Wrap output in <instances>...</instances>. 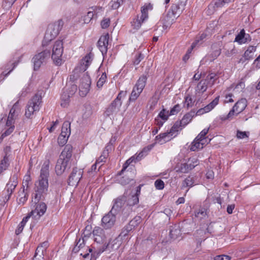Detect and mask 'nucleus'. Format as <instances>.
Instances as JSON below:
<instances>
[{"label":"nucleus","instance_id":"obj_1","mask_svg":"<svg viewBox=\"0 0 260 260\" xmlns=\"http://www.w3.org/2000/svg\"><path fill=\"white\" fill-rule=\"evenodd\" d=\"M49 165L50 161L49 159L46 160L43 163L40 171V176L35 184V193L32 198V202L36 203V202L39 201L44 198L45 196L47 194L48 189Z\"/></svg>","mask_w":260,"mask_h":260},{"label":"nucleus","instance_id":"obj_2","mask_svg":"<svg viewBox=\"0 0 260 260\" xmlns=\"http://www.w3.org/2000/svg\"><path fill=\"white\" fill-rule=\"evenodd\" d=\"M219 99V96H217L208 105H206L204 108H201L199 109L196 112V114L194 111H191L190 112L186 114L180 121L182 126H185L189 123L195 115H201L211 111L218 104Z\"/></svg>","mask_w":260,"mask_h":260},{"label":"nucleus","instance_id":"obj_3","mask_svg":"<svg viewBox=\"0 0 260 260\" xmlns=\"http://www.w3.org/2000/svg\"><path fill=\"white\" fill-rule=\"evenodd\" d=\"M185 4L184 2L179 1L172 4L165 18V23L166 26L173 24L175 20L179 16L184 9Z\"/></svg>","mask_w":260,"mask_h":260},{"label":"nucleus","instance_id":"obj_4","mask_svg":"<svg viewBox=\"0 0 260 260\" xmlns=\"http://www.w3.org/2000/svg\"><path fill=\"white\" fill-rule=\"evenodd\" d=\"M41 103L42 96L38 94L34 95L26 106L25 113L26 117L31 118L36 112L39 111Z\"/></svg>","mask_w":260,"mask_h":260},{"label":"nucleus","instance_id":"obj_5","mask_svg":"<svg viewBox=\"0 0 260 260\" xmlns=\"http://www.w3.org/2000/svg\"><path fill=\"white\" fill-rule=\"evenodd\" d=\"M126 94V92L124 91H121L118 93L116 98L106 109L105 112L106 116H110V115H115L119 112L122 103L121 99L122 98L125 97Z\"/></svg>","mask_w":260,"mask_h":260},{"label":"nucleus","instance_id":"obj_6","mask_svg":"<svg viewBox=\"0 0 260 260\" xmlns=\"http://www.w3.org/2000/svg\"><path fill=\"white\" fill-rule=\"evenodd\" d=\"M153 6L150 3L146 4L141 8V15L139 18L138 17L136 20H134L132 22V26L135 29H138L141 26L142 23L144 22L148 17V11L152 10Z\"/></svg>","mask_w":260,"mask_h":260},{"label":"nucleus","instance_id":"obj_7","mask_svg":"<svg viewBox=\"0 0 260 260\" xmlns=\"http://www.w3.org/2000/svg\"><path fill=\"white\" fill-rule=\"evenodd\" d=\"M63 43L62 41H56L52 48V58L56 65L62 63L61 57L63 53Z\"/></svg>","mask_w":260,"mask_h":260},{"label":"nucleus","instance_id":"obj_8","mask_svg":"<svg viewBox=\"0 0 260 260\" xmlns=\"http://www.w3.org/2000/svg\"><path fill=\"white\" fill-rule=\"evenodd\" d=\"M117 214V213L114 212V209H111L102 218V226L105 229H110L113 227L116 221Z\"/></svg>","mask_w":260,"mask_h":260},{"label":"nucleus","instance_id":"obj_9","mask_svg":"<svg viewBox=\"0 0 260 260\" xmlns=\"http://www.w3.org/2000/svg\"><path fill=\"white\" fill-rule=\"evenodd\" d=\"M90 83V77L86 74H83L80 79V83L79 86L80 93L82 96H85L88 92Z\"/></svg>","mask_w":260,"mask_h":260},{"label":"nucleus","instance_id":"obj_10","mask_svg":"<svg viewBox=\"0 0 260 260\" xmlns=\"http://www.w3.org/2000/svg\"><path fill=\"white\" fill-rule=\"evenodd\" d=\"M34 203L36 204L35 208L30 212L28 214L30 216H32L35 219H38L44 214L47 209V206L44 203H39L36 202Z\"/></svg>","mask_w":260,"mask_h":260},{"label":"nucleus","instance_id":"obj_11","mask_svg":"<svg viewBox=\"0 0 260 260\" xmlns=\"http://www.w3.org/2000/svg\"><path fill=\"white\" fill-rule=\"evenodd\" d=\"M50 52L48 50H45L36 55L32 58L34 69L38 70L46 59L50 56Z\"/></svg>","mask_w":260,"mask_h":260},{"label":"nucleus","instance_id":"obj_12","mask_svg":"<svg viewBox=\"0 0 260 260\" xmlns=\"http://www.w3.org/2000/svg\"><path fill=\"white\" fill-rule=\"evenodd\" d=\"M71 91H69L68 89H65L61 96V103L60 105L62 107H67L70 102V98L71 96L73 95L77 90V86L76 85H72L71 86Z\"/></svg>","mask_w":260,"mask_h":260},{"label":"nucleus","instance_id":"obj_13","mask_svg":"<svg viewBox=\"0 0 260 260\" xmlns=\"http://www.w3.org/2000/svg\"><path fill=\"white\" fill-rule=\"evenodd\" d=\"M83 171L82 169L75 168L69 178V183L70 185L77 184L82 177Z\"/></svg>","mask_w":260,"mask_h":260},{"label":"nucleus","instance_id":"obj_14","mask_svg":"<svg viewBox=\"0 0 260 260\" xmlns=\"http://www.w3.org/2000/svg\"><path fill=\"white\" fill-rule=\"evenodd\" d=\"M92 234L94 237V241L98 243H103L106 240L107 236L103 229L99 226H95Z\"/></svg>","mask_w":260,"mask_h":260},{"label":"nucleus","instance_id":"obj_15","mask_svg":"<svg viewBox=\"0 0 260 260\" xmlns=\"http://www.w3.org/2000/svg\"><path fill=\"white\" fill-rule=\"evenodd\" d=\"M17 177L16 175H13L10 178V181L7 184L5 188L7 193V197H6L7 201H8L10 199L12 193L17 185Z\"/></svg>","mask_w":260,"mask_h":260},{"label":"nucleus","instance_id":"obj_16","mask_svg":"<svg viewBox=\"0 0 260 260\" xmlns=\"http://www.w3.org/2000/svg\"><path fill=\"white\" fill-rule=\"evenodd\" d=\"M109 39V35L106 34L102 36L98 41V46L103 55L106 54L107 52Z\"/></svg>","mask_w":260,"mask_h":260},{"label":"nucleus","instance_id":"obj_17","mask_svg":"<svg viewBox=\"0 0 260 260\" xmlns=\"http://www.w3.org/2000/svg\"><path fill=\"white\" fill-rule=\"evenodd\" d=\"M256 50V46H249L245 50L243 57L240 59L239 62L244 63L246 60L253 59Z\"/></svg>","mask_w":260,"mask_h":260},{"label":"nucleus","instance_id":"obj_18","mask_svg":"<svg viewBox=\"0 0 260 260\" xmlns=\"http://www.w3.org/2000/svg\"><path fill=\"white\" fill-rule=\"evenodd\" d=\"M176 135L173 133H171V131L164 133L160 134L156 137V140L157 143L162 144L167 142L170 141L173 138L175 137Z\"/></svg>","mask_w":260,"mask_h":260},{"label":"nucleus","instance_id":"obj_19","mask_svg":"<svg viewBox=\"0 0 260 260\" xmlns=\"http://www.w3.org/2000/svg\"><path fill=\"white\" fill-rule=\"evenodd\" d=\"M57 34V31L54 30V26L53 25H50L44 36V39L43 42V45H45V43H47L55 38Z\"/></svg>","mask_w":260,"mask_h":260},{"label":"nucleus","instance_id":"obj_20","mask_svg":"<svg viewBox=\"0 0 260 260\" xmlns=\"http://www.w3.org/2000/svg\"><path fill=\"white\" fill-rule=\"evenodd\" d=\"M69 161L59 157L55 166V172L57 175H60L64 172Z\"/></svg>","mask_w":260,"mask_h":260},{"label":"nucleus","instance_id":"obj_21","mask_svg":"<svg viewBox=\"0 0 260 260\" xmlns=\"http://www.w3.org/2000/svg\"><path fill=\"white\" fill-rule=\"evenodd\" d=\"M94 55L92 53L87 54L81 61L80 66L78 67L80 68L83 72L86 70L88 66L91 63Z\"/></svg>","mask_w":260,"mask_h":260},{"label":"nucleus","instance_id":"obj_22","mask_svg":"<svg viewBox=\"0 0 260 260\" xmlns=\"http://www.w3.org/2000/svg\"><path fill=\"white\" fill-rule=\"evenodd\" d=\"M122 243L124 242L118 236L113 239H111L107 244L106 248L112 250H117Z\"/></svg>","mask_w":260,"mask_h":260},{"label":"nucleus","instance_id":"obj_23","mask_svg":"<svg viewBox=\"0 0 260 260\" xmlns=\"http://www.w3.org/2000/svg\"><path fill=\"white\" fill-rule=\"evenodd\" d=\"M126 200V198L125 196H120L115 199L113 201L114 204L111 209H114V212L117 213V211L123 206Z\"/></svg>","mask_w":260,"mask_h":260},{"label":"nucleus","instance_id":"obj_24","mask_svg":"<svg viewBox=\"0 0 260 260\" xmlns=\"http://www.w3.org/2000/svg\"><path fill=\"white\" fill-rule=\"evenodd\" d=\"M73 147L71 145H66L61 152L59 157L62 158H64L65 160L69 161L72 153Z\"/></svg>","mask_w":260,"mask_h":260},{"label":"nucleus","instance_id":"obj_25","mask_svg":"<svg viewBox=\"0 0 260 260\" xmlns=\"http://www.w3.org/2000/svg\"><path fill=\"white\" fill-rule=\"evenodd\" d=\"M141 188V185L138 186L137 188L136 193L132 196V197L128 199L127 200V204L130 206H134L136 204H137L139 203V196L140 194Z\"/></svg>","mask_w":260,"mask_h":260},{"label":"nucleus","instance_id":"obj_26","mask_svg":"<svg viewBox=\"0 0 260 260\" xmlns=\"http://www.w3.org/2000/svg\"><path fill=\"white\" fill-rule=\"evenodd\" d=\"M247 106V101L245 99L239 100L234 106L233 108L236 111V115L242 112Z\"/></svg>","mask_w":260,"mask_h":260},{"label":"nucleus","instance_id":"obj_27","mask_svg":"<svg viewBox=\"0 0 260 260\" xmlns=\"http://www.w3.org/2000/svg\"><path fill=\"white\" fill-rule=\"evenodd\" d=\"M196 185V178L192 175L188 176L182 182L181 188L192 187Z\"/></svg>","mask_w":260,"mask_h":260},{"label":"nucleus","instance_id":"obj_28","mask_svg":"<svg viewBox=\"0 0 260 260\" xmlns=\"http://www.w3.org/2000/svg\"><path fill=\"white\" fill-rule=\"evenodd\" d=\"M133 229L128 225L125 226L122 230L121 233L118 236L120 239L125 243L128 241L129 239L128 234Z\"/></svg>","mask_w":260,"mask_h":260},{"label":"nucleus","instance_id":"obj_29","mask_svg":"<svg viewBox=\"0 0 260 260\" xmlns=\"http://www.w3.org/2000/svg\"><path fill=\"white\" fill-rule=\"evenodd\" d=\"M192 169H193V166L189 167L187 162L178 165L175 168L177 172L181 173H186Z\"/></svg>","mask_w":260,"mask_h":260},{"label":"nucleus","instance_id":"obj_30","mask_svg":"<svg viewBox=\"0 0 260 260\" xmlns=\"http://www.w3.org/2000/svg\"><path fill=\"white\" fill-rule=\"evenodd\" d=\"M202 141V140H197V139L195 138L191 143L190 148V150L193 151H196L202 149L206 143Z\"/></svg>","mask_w":260,"mask_h":260},{"label":"nucleus","instance_id":"obj_31","mask_svg":"<svg viewBox=\"0 0 260 260\" xmlns=\"http://www.w3.org/2000/svg\"><path fill=\"white\" fill-rule=\"evenodd\" d=\"M223 53L227 57H231L236 53V49L233 44L226 46L223 48Z\"/></svg>","mask_w":260,"mask_h":260},{"label":"nucleus","instance_id":"obj_32","mask_svg":"<svg viewBox=\"0 0 260 260\" xmlns=\"http://www.w3.org/2000/svg\"><path fill=\"white\" fill-rule=\"evenodd\" d=\"M217 79L218 77L217 75L214 73H212L206 76L204 81L207 83L208 86H212L214 84Z\"/></svg>","mask_w":260,"mask_h":260},{"label":"nucleus","instance_id":"obj_33","mask_svg":"<svg viewBox=\"0 0 260 260\" xmlns=\"http://www.w3.org/2000/svg\"><path fill=\"white\" fill-rule=\"evenodd\" d=\"M48 246V242L47 241L44 242L40 245L38 246L36 250V253L37 254H40L44 255L46 252V249Z\"/></svg>","mask_w":260,"mask_h":260},{"label":"nucleus","instance_id":"obj_34","mask_svg":"<svg viewBox=\"0 0 260 260\" xmlns=\"http://www.w3.org/2000/svg\"><path fill=\"white\" fill-rule=\"evenodd\" d=\"M147 79V77L146 75H142L139 78L135 86L143 90L146 85Z\"/></svg>","mask_w":260,"mask_h":260},{"label":"nucleus","instance_id":"obj_35","mask_svg":"<svg viewBox=\"0 0 260 260\" xmlns=\"http://www.w3.org/2000/svg\"><path fill=\"white\" fill-rule=\"evenodd\" d=\"M30 217V215H28L26 217H24L22 220V221L18 225V227L15 231V233L16 235H19L20 234L23 230V228L28 221V219Z\"/></svg>","mask_w":260,"mask_h":260},{"label":"nucleus","instance_id":"obj_36","mask_svg":"<svg viewBox=\"0 0 260 260\" xmlns=\"http://www.w3.org/2000/svg\"><path fill=\"white\" fill-rule=\"evenodd\" d=\"M83 73L81 69L78 67H76L73 71L72 74L70 76V80L74 82L80 76V73Z\"/></svg>","mask_w":260,"mask_h":260},{"label":"nucleus","instance_id":"obj_37","mask_svg":"<svg viewBox=\"0 0 260 260\" xmlns=\"http://www.w3.org/2000/svg\"><path fill=\"white\" fill-rule=\"evenodd\" d=\"M142 91V90H141L136 86H134L131 93V95L129 97V100L135 101L139 97Z\"/></svg>","mask_w":260,"mask_h":260},{"label":"nucleus","instance_id":"obj_38","mask_svg":"<svg viewBox=\"0 0 260 260\" xmlns=\"http://www.w3.org/2000/svg\"><path fill=\"white\" fill-rule=\"evenodd\" d=\"M180 235L181 232L178 226H175L170 230V235L171 238L177 239Z\"/></svg>","mask_w":260,"mask_h":260},{"label":"nucleus","instance_id":"obj_39","mask_svg":"<svg viewBox=\"0 0 260 260\" xmlns=\"http://www.w3.org/2000/svg\"><path fill=\"white\" fill-rule=\"evenodd\" d=\"M183 127L181 122L180 121H177L171 128V133H173L177 136L178 132L181 130Z\"/></svg>","mask_w":260,"mask_h":260},{"label":"nucleus","instance_id":"obj_40","mask_svg":"<svg viewBox=\"0 0 260 260\" xmlns=\"http://www.w3.org/2000/svg\"><path fill=\"white\" fill-rule=\"evenodd\" d=\"M219 43L215 44L212 46V48L213 50L211 53V56L213 58H217L221 53V49L218 47Z\"/></svg>","mask_w":260,"mask_h":260},{"label":"nucleus","instance_id":"obj_41","mask_svg":"<svg viewBox=\"0 0 260 260\" xmlns=\"http://www.w3.org/2000/svg\"><path fill=\"white\" fill-rule=\"evenodd\" d=\"M208 85L204 80L201 81L198 84L196 90L199 92L203 93L207 89Z\"/></svg>","mask_w":260,"mask_h":260},{"label":"nucleus","instance_id":"obj_42","mask_svg":"<svg viewBox=\"0 0 260 260\" xmlns=\"http://www.w3.org/2000/svg\"><path fill=\"white\" fill-rule=\"evenodd\" d=\"M194 215L196 217L198 218L199 219L204 218L207 215L206 209L203 208H200L195 212Z\"/></svg>","mask_w":260,"mask_h":260},{"label":"nucleus","instance_id":"obj_43","mask_svg":"<svg viewBox=\"0 0 260 260\" xmlns=\"http://www.w3.org/2000/svg\"><path fill=\"white\" fill-rule=\"evenodd\" d=\"M141 222V217L140 216H137L135 217L132 220H131L128 224L133 230L137 226L140 222Z\"/></svg>","mask_w":260,"mask_h":260},{"label":"nucleus","instance_id":"obj_44","mask_svg":"<svg viewBox=\"0 0 260 260\" xmlns=\"http://www.w3.org/2000/svg\"><path fill=\"white\" fill-rule=\"evenodd\" d=\"M245 36V30L244 29L241 30L240 32L236 36L235 42H238L240 44H244L243 41Z\"/></svg>","mask_w":260,"mask_h":260},{"label":"nucleus","instance_id":"obj_45","mask_svg":"<svg viewBox=\"0 0 260 260\" xmlns=\"http://www.w3.org/2000/svg\"><path fill=\"white\" fill-rule=\"evenodd\" d=\"M95 9L93 11H89L87 14L83 17V21L85 23H88L90 22L95 14Z\"/></svg>","mask_w":260,"mask_h":260},{"label":"nucleus","instance_id":"obj_46","mask_svg":"<svg viewBox=\"0 0 260 260\" xmlns=\"http://www.w3.org/2000/svg\"><path fill=\"white\" fill-rule=\"evenodd\" d=\"M209 128L204 129L196 138L197 140H202V142H206L205 136L207 134Z\"/></svg>","mask_w":260,"mask_h":260},{"label":"nucleus","instance_id":"obj_47","mask_svg":"<svg viewBox=\"0 0 260 260\" xmlns=\"http://www.w3.org/2000/svg\"><path fill=\"white\" fill-rule=\"evenodd\" d=\"M107 79V75L105 73H103L101 77L99 78L97 82V87L99 88H101L104 84L105 83Z\"/></svg>","mask_w":260,"mask_h":260},{"label":"nucleus","instance_id":"obj_48","mask_svg":"<svg viewBox=\"0 0 260 260\" xmlns=\"http://www.w3.org/2000/svg\"><path fill=\"white\" fill-rule=\"evenodd\" d=\"M234 0H215L214 5L216 7H221L225 4L233 2Z\"/></svg>","mask_w":260,"mask_h":260},{"label":"nucleus","instance_id":"obj_49","mask_svg":"<svg viewBox=\"0 0 260 260\" xmlns=\"http://www.w3.org/2000/svg\"><path fill=\"white\" fill-rule=\"evenodd\" d=\"M169 115V111L164 109L159 112L158 117L164 120H167Z\"/></svg>","mask_w":260,"mask_h":260},{"label":"nucleus","instance_id":"obj_50","mask_svg":"<svg viewBox=\"0 0 260 260\" xmlns=\"http://www.w3.org/2000/svg\"><path fill=\"white\" fill-rule=\"evenodd\" d=\"M122 3L123 0H112L110 3V5L112 9H116L119 8Z\"/></svg>","mask_w":260,"mask_h":260},{"label":"nucleus","instance_id":"obj_51","mask_svg":"<svg viewBox=\"0 0 260 260\" xmlns=\"http://www.w3.org/2000/svg\"><path fill=\"white\" fill-rule=\"evenodd\" d=\"M193 105L192 99L190 95H187L185 98L184 106L186 107L187 109L191 107Z\"/></svg>","mask_w":260,"mask_h":260},{"label":"nucleus","instance_id":"obj_52","mask_svg":"<svg viewBox=\"0 0 260 260\" xmlns=\"http://www.w3.org/2000/svg\"><path fill=\"white\" fill-rule=\"evenodd\" d=\"M8 166V159L6 156H5L0 164V171L2 172L3 170H6Z\"/></svg>","mask_w":260,"mask_h":260},{"label":"nucleus","instance_id":"obj_53","mask_svg":"<svg viewBox=\"0 0 260 260\" xmlns=\"http://www.w3.org/2000/svg\"><path fill=\"white\" fill-rule=\"evenodd\" d=\"M180 106L179 104L176 105L171 109L169 112L170 115L177 114L180 111Z\"/></svg>","mask_w":260,"mask_h":260},{"label":"nucleus","instance_id":"obj_54","mask_svg":"<svg viewBox=\"0 0 260 260\" xmlns=\"http://www.w3.org/2000/svg\"><path fill=\"white\" fill-rule=\"evenodd\" d=\"M155 186L157 189H162L164 188V182L160 179L156 180L154 183Z\"/></svg>","mask_w":260,"mask_h":260},{"label":"nucleus","instance_id":"obj_55","mask_svg":"<svg viewBox=\"0 0 260 260\" xmlns=\"http://www.w3.org/2000/svg\"><path fill=\"white\" fill-rule=\"evenodd\" d=\"M135 156H133L127 159L123 165L122 170L120 172V174L125 170L132 162H134Z\"/></svg>","mask_w":260,"mask_h":260},{"label":"nucleus","instance_id":"obj_56","mask_svg":"<svg viewBox=\"0 0 260 260\" xmlns=\"http://www.w3.org/2000/svg\"><path fill=\"white\" fill-rule=\"evenodd\" d=\"M143 58L144 56L142 53H138L135 56V58L134 60V63L135 64H138L140 62V61L143 59Z\"/></svg>","mask_w":260,"mask_h":260},{"label":"nucleus","instance_id":"obj_57","mask_svg":"<svg viewBox=\"0 0 260 260\" xmlns=\"http://www.w3.org/2000/svg\"><path fill=\"white\" fill-rule=\"evenodd\" d=\"M110 23V20L109 18H105L101 22V27L104 29L107 28L109 27Z\"/></svg>","mask_w":260,"mask_h":260},{"label":"nucleus","instance_id":"obj_58","mask_svg":"<svg viewBox=\"0 0 260 260\" xmlns=\"http://www.w3.org/2000/svg\"><path fill=\"white\" fill-rule=\"evenodd\" d=\"M234 95L232 93H225V102L226 103H233L234 100L233 99Z\"/></svg>","mask_w":260,"mask_h":260},{"label":"nucleus","instance_id":"obj_59","mask_svg":"<svg viewBox=\"0 0 260 260\" xmlns=\"http://www.w3.org/2000/svg\"><path fill=\"white\" fill-rule=\"evenodd\" d=\"M231 257L226 255H219L214 257V260H230Z\"/></svg>","mask_w":260,"mask_h":260},{"label":"nucleus","instance_id":"obj_60","mask_svg":"<svg viewBox=\"0 0 260 260\" xmlns=\"http://www.w3.org/2000/svg\"><path fill=\"white\" fill-rule=\"evenodd\" d=\"M187 163L189 165V167L193 166V168L199 164V161L197 158H190Z\"/></svg>","mask_w":260,"mask_h":260},{"label":"nucleus","instance_id":"obj_61","mask_svg":"<svg viewBox=\"0 0 260 260\" xmlns=\"http://www.w3.org/2000/svg\"><path fill=\"white\" fill-rule=\"evenodd\" d=\"M17 107V103H15L13 106L12 108L10 109V112H9V114L8 115L9 117H11L12 118H14L15 113V112L16 110Z\"/></svg>","mask_w":260,"mask_h":260},{"label":"nucleus","instance_id":"obj_62","mask_svg":"<svg viewBox=\"0 0 260 260\" xmlns=\"http://www.w3.org/2000/svg\"><path fill=\"white\" fill-rule=\"evenodd\" d=\"M61 131H70V123L69 121H65L63 122Z\"/></svg>","mask_w":260,"mask_h":260},{"label":"nucleus","instance_id":"obj_63","mask_svg":"<svg viewBox=\"0 0 260 260\" xmlns=\"http://www.w3.org/2000/svg\"><path fill=\"white\" fill-rule=\"evenodd\" d=\"M68 139V138L64 137L63 136L61 137V135H59L58 138V143L59 145H63L67 142Z\"/></svg>","mask_w":260,"mask_h":260},{"label":"nucleus","instance_id":"obj_64","mask_svg":"<svg viewBox=\"0 0 260 260\" xmlns=\"http://www.w3.org/2000/svg\"><path fill=\"white\" fill-rule=\"evenodd\" d=\"M30 181V176L29 175L25 176L23 180V186H26L28 187L29 182Z\"/></svg>","mask_w":260,"mask_h":260}]
</instances>
